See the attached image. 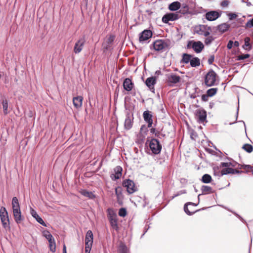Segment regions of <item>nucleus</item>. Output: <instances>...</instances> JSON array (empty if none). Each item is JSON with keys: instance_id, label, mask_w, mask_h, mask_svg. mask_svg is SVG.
I'll list each match as a JSON object with an SVG mask.
<instances>
[{"instance_id": "nucleus-39", "label": "nucleus", "mask_w": 253, "mask_h": 253, "mask_svg": "<svg viewBox=\"0 0 253 253\" xmlns=\"http://www.w3.org/2000/svg\"><path fill=\"white\" fill-rule=\"evenodd\" d=\"M206 37L205 40V43L207 45L211 44L214 40V38L212 36H208Z\"/></svg>"}, {"instance_id": "nucleus-60", "label": "nucleus", "mask_w": 253, "mask_h": 253, "mask_svg": "<svg viewBox=\"0 0 253 253\" xmlns=\"http://www.w3.org/2000/svg\"><path fill=\"white\" fill-rule=\"evenodd\" d=\"M148 229H149V227H148L147 228H145V231H144V233L142 235L141 237H142L144 235V234L147 231Z\"/></svg>"}, {"instance_id": "nucleus-63", "label": "nucleus", "mask_w": 253, "mask_h": 253, "mask_svg": "<svg viewBox=\"0 0 253 253\" xmlns=\"http://www.w3.org/2000/svg\"><path fill=\"white\" fill-rule=\"evenodd\" d=\"M109 41H110V42L113 41V40H114V37H113V36H112V37H110L109 38Z\"/></svg>"}, {"instance_id": "nucleus-48", "label": "nucleus", "mask_w": 253, "mask_h": 253, "mask_svg": "<svg viewBox=\"0 0 253 253\" xmlns=\"http://www.w3.org/2000/svg\"><path fill=\"white\" fill-rule=\"evenodd\" d=\"M246 27L248 28L253 27V18L249 20L246 24Z\"/></svg>"}, {"instance_id": "nucleus-8", "label": "nucleus", "mask_w": 253, "mask_h": 253, "mask_svg": "<svg viewBox=\"0 0 253 253\" xmlns=\"http://www.w3.org/2000/svg\"><path fill=\"white\" fill-rule=\"evenodd\" d=\"M85 40L84 37H83L79 39L78 41L76 42L74 47V52L76 53H79L82 50L84 46Z\"/></svg>"}, {"instance_id": "nucleus-54", "label": "nucleus", "mask_w": 253, "mask_h": 253, "mask_svg": "<svg viewBox=\"0 0 253 253\" xmlns=\"http://www.w3.org/2000/svg\"><path fill=\"white\" fill-rule=\"evenodd\" d=\"M230 20L235 19L237 17V15L235 13H229L228 15Z\"/></svg>"}, {"instance_id": "nucleus-3", "label": "nucleus", "mask_w": 253, "mask_h": 253, "mask_svg": "<svg viewBox=\"0 0 253 253\" xmlns=\"http://www.w3.org/2000/svg\"><path fill=\"white\" fill-rule=\"evenodd\" d=\"M187 48H192L197 53H200L204 48V44L201 41H190L187 44Z\"/></svg>"}, {"instance_id": "nucleus-25", "label": "nucleus", "mask_w": 253, "mask_h": 253, "mask_svg": "<svg viewBox=\"0 0 253 253\" xmlns=\"http://www.w3.org/2000/svg\"><path fill=\"white\" fill-rule=\"evenodd\" d=\"M107 217L109 220L117 218V215L112 209H108L107 210Z\"/></svg>"}, {"instance_id": "nucleus-55", "label": "nucleus", "mask_w": 253, "mask_h": 253, "mask_svg": "<svg viewBox=\"0 0 253 253\" xmlns=\"http://www.w3.org/2000/svg\"><path fill=\"white\" fill-rule=\"evenodd\" d=\"M214 57L213 55H211L210 57L208 59V63L209 64H211L214 61Z\"/></svg>"}, {"instance_id": "nucleus-22", "label": "nucleus", "mask_w": 253, "mask_h": 253, "mask_svg": "<svg viewBox=\"0 0 253 253\" xmlns=\"http://www.w3.org/2000/svg\"><path fill=\"white\" fill-rule=\"evenodd\" d=\"M229 25L226 23H223L217 27V30L221 33H224L229 28Z\"/></svg>"}, {"instance_id": "nucleus-31", "label": "nucleus", "mask_w": 253, "mask_h": 253, "mask_svg": "<svg viewBox=\"0 0 253 253\" xmlns=\"http://www.w3.org/2000/svg\"><path fill=\"white\" fill-rule=\"evenodd\" d=\"M191 58L192 56L191 55L184 53L183 54L181 62L185 64H187L189 62H190Z\"/></svg>"}, {"instance_id": "nucleus-27", "label": "nucleus", "mask_w": 253, "mask_h": 253, "mask_svg": "<svg viewBox=\"0 0 253 253\" xmlns=\"http://www.w3.org/2000/svg\"><path fill=\"white\" fill-rule=\"evenodd\" d=\"M109 222L110 223V225H111V226L112 227V228L114 230H115L116 231H118L119 229V227H118V225L117 218H115V219H112L111 220H109Z\"/></svg>"}, {"instance_id": "nucleus-45", "label": "nucleus", "mask_w": 253, "mask_h": 253, "mask_svg": "<svg viewBox=\"0 0 253 253\" xmlns=\"http://www.w3.org/2000/svg\"><path fill=\"white\" fill-rule=\"evenodd\" d=\"M190 204H192V203H187L185 205H184V211L186 212V213H187L188 215H191L192 214V212H191L189 210H188V208L187 207V205H190Z\"/></svg>"}, {"instance_id": "nucleus-29", "label": "nucleus", "mask_w": 253, "mask_h": 253, "mask_svg": "<svg viewBox=\"0 0 253 253\" xmlns=\"http://www.w3.org/2000/svg\"><path fill=\"white\" fill-rule=\"evenodd\" d=\"M190 63L192 67H196L200 65V61L198 57H193L191 59Z\"/></svg>"}, {"instance_id": "nucleus-10", "label": "nucleus", "mask_w": 253, "mask_h": 253, "mask_svg": "<svg viewBox=\"0 0 253 253\" xmlns=\"http://www.w3.org/2000/svg\"><path fill=\"white\" fill-rule=\"evenodd\" d=\"M179 18V15L177 13H169L165 14L162 18V21L165 23H168L169 21H173Z\"/></svg>"}, {"instance_id": "nucleus-9", "label": "nucleus", "mask_w": 253, "mask_h": 253, "mask_svg": "<svg viewBox=\"0 0 253 253\" xmlns=\"http://www.w3.org/2000/svg\"><path fill=\"white\" fill-rule=\"evenodd\" d=\"M221 15V12L217 11H210L205 14V18L210 21L216 20Z\"/></svg>"}, {"instance_id": "nucleus-23", "label": "nucleus", "mask_w": 253, "mask_h": 253, "mask_svg": "<svg viewBox=\"0 0 253 253\" xmlns=\"http://www.w3.org/2000/svg\"><path fill=\"white\" fill-rule=\"evenodd\" d=\"M180 3L178 1H174L169 5V8L171 11H175L180 7Z\"/></svg>"}, {"instance_id": "nucleus-33", "label": "nucleus", "mask_w": 253, "mask_h": 253, "mask_svg": "<svg viewBox=\"0 0 253 253\" xmlns=\"http://www.w3.org/2000/svg\"><path fill=\"white\" fill-rule=\"evenodd\" d=\"M211 180V177L208 174H205L202 178V181L203 183H209Z\"/></svg>"}, {"instance_id": "nucleus-43", "label": "nucleus", "mask_w": 253, "mask_h": 253, "mask_svg": "<svg viewBox=\"0 0 253 253\" xmlns=\"http://www.w3.org/2000/svg\"><path fill=\"white\" fill-rule=\"evenodd\" d=\"M43 235L48 241L53 239L52 235L48 231L44 232Z\"/></svg>"}, {"instance_id": "nucleus-38", "label": "nucleus", "mask_w": 253, "mask_h": 253, "mask_svg": "<svg viewBox=\"0 0 253 253\" xmlns=\"http://www.w3.org/2000/svg\"><path fill=\"white\" fill-rule=\"evenodd\" d=\"M217 91V88H212L208 89L207 90V93L209 96L211 97L216 93Z\"/></svg>"}, {"instance_id": "nucleus-17", "label": "nucleus", "mask_w": 253, "mask_h": 253, "mask_svg": "<svg viewBox=\"0 0 253 253\" xmlns=\"http://www.w3.org/2000/svg\"><path fill=\"white\" fill-rule=\"evenodd\" d=\"M168 82L170 83L176 84L180 81V77L174 74H171L168 76Z\"/></svg>"}, {"instance_id": "nucleus-5", "label": "nucleus", "mask_w": 253, "mask_h": 253, "mask_svg": "<svg viewBox=\"0 0 253 253\" xmlns=\"http://www.w3.org/2000/svg\"><path fill=\"white\" fill-rule=\"evenodd\" d=\"M211 30V27L205 25H199L196 26L195 28V32L196 34L199 35L204 36L205 37L209 36Z\"/></svg>"}, {"instance_id": "nucleus-16", "label": "nucleus", "mask_w": 253, "mask_h": 253, "mask_svg": "<svg viewBox=\"0 0 253 253\" xmlns=\"http://www.w3.org/2000/svg\"><path fill=\"white\" fill-rule=\"evenodd\" d=\"M31 214L32 216L36 219L37 221L39 222L40 224L42 225V226H44L45 227L46 226V224L43 221L42 219L38 215V214L37 213V212L33 209H31L30 211Z\"/></svg>"}, {"instance_id": "nucleus-46", "label": "nucleus", "mask_w": 253, "mask_h": 253, "mask_svg": "<svg viewBox=\"0 0 253 253\" xmlns=\"http://www.w3.org/2000/svg\"><path fill=\"white\" fill-rule=\"evenodd\" d=\"M220 166L222 167H225V168H230V166L234 167V166L232 165L231 163H221L220 164Z\"/></svg>"}, {"instance_id": "nucleus-40", "label": "nucleus", "mask_w": 253, "mask_h": 253, "mask_svg": "<svg viewBox=\"0 0 253 253\" xmlns=\"http://www.w3.org/2000/svg\"><path fill=\"white\" fill-rule=\"evenodd\" d=\"M115 193L119 200L122 196V188L121 187H118L115 188Z\"/></svg>"}, {"instance_id": "nucleus-15", "label": "nucleus", "mask_w": 253, "mask_h": 253, "mask_svg": "<svg viewBox=\"0 0 253 253\" xmlns=\"http://www.w3.org/2000/svg\"><path fill=\"white\" fill-rule=\"evenodd\" d=\"M134 86V84L131 80L129 78H126L123 82L124 88L127 91L132 90Z\"/></svg>"}, {"instance_id": "nucleus-56", "label": "nucleus", "mask_w": 253, "mask_h": 253, "mask_svg": "<svg viewBox=\"0 0 253 253\" xmlns=\"http://www.w3.org/2000/svg\"><path fill=\"white\" fill-rule=\"evenodd\" d=\"M209 97V96L208 94H204L202 96V99L203 101H207L208 100Z\"/></svg>"}, {"instance_id": "nucleus-18", "label": "nucleus", "mask_w": 253, "mask_h": 253, "mask_svg": "<svg viewBox=\"0 0 253 253\" xmlns=\"http://www.w3.org/2000/svg\"><path fill=\"white\" fill-rule=\"evenodd\" d=\"M83 98L81 96L75 97L73 99V105L77 109L80 108L83 103Z\"/></svg>"}, {"instance_id": "nucleus-53", "label": "nucleus", "mask_w": 253, "mask_h": 253, "mask_svg": "<svg viewBox=\"0 0 253 253\" xmlns=\"http://www.w3.org/2000/svg\"><path fill=\"white\" fill-rule=\"evenodd\" d=\"M233 46V42L232 41H229L227 44V47L230 49L232 48Z\"/></svg>"}, {"instance_id": "nucleus-20", "label": "nucleus", "mask_w": 253, "mask_h": 253, "mask_svg": "<svg viewBox=\"0 0 253 253\" xmlns=\"http://www.w3.org/2000/svg\"><path fill=\"white\" fill-rule=\"evenodd\" d=\"M146 85L150 90L154 89V85L156 84V79L155 77L148 78L145 81Z\"/></svg>"}, {"instance_id": "nucleus-35", "label": "nucleus", "mask_w": 253, "mask_h": 253, "mask_svg": "<svg viewBox=\"0 0 253 253\" xmlns=\"http://www.w3.org/2000/svg\"><path fill=\"white\" fill-rule=\"evenodd\" d=\"M242 148L248 153H251L253 151V147L252 145L249 144H244Z\"/></svg>"}, {"instance_id": "nucleus-19", "label": "nucleus", "mask_w": 253, "mask_h": 253, "mask_svg": "<svg viewBox=\"0 0 253 253\" xmlns=\"http://www.w3.org/2000/svg\"><path fill=\"white\" fill-rule=\"evenodd\" d=\"M93 243V234L91 230H88L85 236V245H92Z\"/></svg>"}, {"instance_id": "nucleus-7", "label": "nucleus", "mask_w": 253, "mask_h": 253, "mask_svg": "<svg viewBox=\"0 0 253 253\" xmlns=\"http://www.w3.org/2000/svg\"><path fill=\"white\" fill-rule=\"evenodd\" d=\"M123 185L124 187L126 188V190L129 194L133 193L136 190L134 183L131 180L126 179L124 180Z\"/></svg>"}, {"instance_id": "nucleus-14", "label": "nucleus", "mask_w": 253, "mask_h": 253, "mask_svg": "<svg viewBox=\"0 0 253 253\" xmlns=\"http://www.w3.org/2000/svg\"><path fill=\"white\" fill-rule=\"evenodd\" d=\"M143 117L144 121L148 123V127H151L153 124L152 115L149 111H145L143 112Z\"/></svg>"}, {"instance_id": "nucleus-1", "label": "nucleus", "mask_w": 253, "mask_h": 253, "mask_svg": "<svg viewBox=\"0 0 253 253\" xmlns=\"http://www.w3.org/2000/svg\"><path fill=\"white\" fill-rule=\"evenodd\" d=\"M170 44L171 42L169 40H160L153 43V47L156 51H163L164 49L169 48Z\"/></svg>"}, {"instance_id": "nucleus-6", "label": "nucleus", "mask_w": 253, "mask_h": 253, "mask_svg": "<svg viewBox=\"0 0 253 253\" xmlns=\"http://www.w3.org/2000/svg\"><path fill=\"white\" fill-rule=\"evenodd\" d=\"M0 220L4 228L9 227V218L8 212L4 207H1L0 209Z\"/></svg>"}, {"instance_id": "nucleus-51", "label": "nucleus", "mask_w": 253, "mask_h": 253, "mask_svg": "<svg viewBox=\"0 0 253 253\" xmlns=\"http://www.w3.org/2000/svg\"><path fill=\"white\" fill-rule=\"evenodd\" d=\"M91 246H92V245H88V246L85 245V252L86 253H90Z\"/></svg>"}, {"instance_id": "nucleus-4", "label": "nucleus", "mask_w": 253, "mask_h": 253, "mask_svg": "<svg viewBox=\"0 0 253 253\" xmlns=\"http://www.w3.org/2000/svg\"><path fill=\"white\" fill-rule=\"evenodd\" d=\"M149 146L152 153L155 155L159 154L161 151L162 145L157 139H151L149 141Z\"/></svg>"}, {"instance_id": "nucleus-50", "label": "nucleus", "mask_w": 253, "mask_h": 253, "mask_svg": "<svg viewBox=\"0 0 253 253\" xmlns=\"http://www.w3.org/2000/svg\"><path fill=\"white\" fill-rule=\"evenodd\" d=\"M232 212L235 215H236L238 218H239L241 220V221H242L244 223H246V221L237 213L234 211H233Z\"/></svg>"}, {"instance_id": "nucleus-21", "label": "nucleus", "mask_w": 253, "mask_h": 253, "mask_svg": "<svg viewBox=\"0 0 253 253\" xmlns=\"http://www.w3.org/2000/svg\"><path fill=\"white\" fill-rule=\"evenodd\" d=\"M232 171H233L232 168H224L221 170L220 172L219 171H218V173H217V175L219 176H222L223 175L227 174H229V173L232 174ZM214 174L215 175L216 174V173L215 172V170H214Z\"/></svg>"}, {"instance_id": "nucleus-41", "label": "nucleus", "mask_w": 253, "mask_h": 253, "mask_svg": "<svg viewBox=\"0 0 253 253\" xmlns=\"http://www.w3.org/2000/svg\"><path fill=\"white\" fill-rule=\"evenodd\" d=\"M119 215L121 217H125L126 215V209H120L119 211Z\"/></svg>"}, {"instance_id": "nucleus-49", "label": "nucleus", "mask_w": 253, "mask_h": 253, "mask_svg": "<svg viewBox=\"0 0 253 253\" xmlns=\"http://www.w3.org/2000/svg\"><path fill=\"white\" fill-rule=\"evenodd\" d=\"M229 1L227 0H223L221 2V5L223 7H226V6H227L229 4Z\"/></svg>"}, {"instance_id": "nucleus-36", "label": "nucleus", "mask_w": 253, "mask_h": 253, "mask_svg": "<svg viewBox=\"0 0 253 253\" xmlns=\"http://www.w3.org/2000/svg\"><path fill=\"white\" fill-rule=\"evenodd\" d=\"M2 105L3 109V113L6 115L8 114V101L7 100H3Z\"/></svg>"}, {"instance_id": "nucleus-58", "label": "nucleus", "mask_w": 253, "mask_h": 253, "mask_svg": "<svg viewBox=\"0 0 253 253\" xmlns=\"http://www.w3.org/2000/svg\"><path fill=\"white\" fill-rule=\"evenodd\" d=\"M233 45L236 47H238L239 45V43L238 41H235L233 42Z\"/></svg>"}, {"instance_id": "nucleus-59", "label": "nucleus", "mask_w": 253, "mask_h": 253, "mask_svg": "<svg viewBox=\"0 0 253 253\" xmlns=\"http://www.w3.org/2000/svg\"><path fill=\"white\" fill-rule=\"evenodd\" d=\"M63 253H67L66 248L65 245L63 246Z\"/></svg>"}, {"instance_id": "nucleus-13", "label": "nucleus", "mask_w": 253, "mask_h": 253, "mask_svg": "<svg viewBox=\"0 0 253 253\" xmlns=\"http://www.w3.org/2000/svg\"><path fill=\"white\" fill-rule=\"evenodd\" d=\"M196 116L199 122L203 123L207 118V112L204 110L199 109L196 111Z\"/></svg>"}, {"instance_id": "nucleus-2", "label": "nucleus", "mask_w": 253, "mask_h": 253, "mask_svg": "<svg viewBox=\"0 0 253 253\" xmlns=\"http://www.w3.org/2000/svg\"><path fill=\"white\" fill-rule=\"evenodd\" d=\"M217 75L212 70H211L205 76V84L208 86H213L215 84Z\"/></svg>"}, {"instance_id": "nucleus-37", "label": "nucleus", "mask_w": 253, "mask_h": 253, "mask_svg": "<svg viewBox=\"0 0 253 253\" xmlns=\"http://www.w3.org/2000/svg\"><path fill=\"white\" fill-rule=\"evenodd\" d=\"M119 253H128L126 246L123 244L120 245L119 249Z\"/></svg>"}, {"instance_id": "nucleus-64", "label": "nucleus", "mask_w": 253, "mask_h": 253, "mask_svg": "<svg viewBox=\"0 0 253 253\" xmlns=\"http://www.w3.org/2000/svg\"><path fill=\"white\" fill-rule=\"evenodd\" d=\"M144 127H145V126H141V128H140V130H142Z\"/></svg>"}, {"instance_id": "nucleus-57", "label": "nucleus", "mask_w": 253, "mask_h": 253, "mask_svg": "<svg viewBox=\"0 0 253 253\" xmlns=\"http://www.w3.org/2000/svg\"><path fill=\"white\" fill-rule=\"evenodd\" d=\"M232 174L238 173L240 171L238 170L235 169H233V171H232Z\"/></svg>"}, {"instance_id": "nucleus-62", "label": "nucleus", "mask_w": 253, "mask_h": 253, "mask_svg": "<svg viewBox=\"0 0 253 253\" xmlns=\"http://www.w3.org/2000/svg\"><path fill=\"white\" fill-rule=\"evenodd\" d=\"M246 2L247 5L248 6H251L252 5L251 3L250 2H249V1H247Z\"/></svg>"}, {"instance_id": "nucleus-30", "label": "nucleus", "mask_w": 253, "mask_h": 253, "mask_svg": "<svg viewBox=\"0 0 253 253\" xmlns=\"http://www.w3.org/2000/svg\"><path fill=\"white\" fill-rule=\"evenodd\" d=\"M11 205L12 210L20 208L18 200L16 197H14L12 198Z\"/></svg>"}, {"instance_id": "nucleus-34", "label": "nucleus", "mask_w": 253, "mask_h": 253, "mask_svg": "<svg viewBox=\"0 0 253 253\" xmlns=\"http://www.w3.org/2000/svg\"><path fill=\"white\" fill-rule=\"evenodd\" d=\"M48 242L49 244L50 250L53 253L55 252L56 250V245L54 238L50 240V241H48Z\"/></svg>"}, {"instance_id": "nucleus-32", "label": "nucleus", "mask_w": 253, "mask_h": 253, "mask_svg": "<svg viewBox=\"0 0 253 253\" xmlns=\"http://www.w3.org/2000/svg\"><path fill=\"white\" fill-rule=\"evenodd\" d=\"M211 188L209 186L203 185L201 187L202 194H208L211 192Z\"/></svg>"}, {"instance_id": "nucleus-42", "label": "nucleus", "mask_w": 253, "mask_h": 253, "mask_svg": "<svg viewBox=\"0 0 253 253\" xmlns=\"http://www.w3.org/2000/svg\"><path fill=\"white\" fill-rule=\"evenodd\" d=\"M122 176V174L119 173H112L111 174V178L112 180H115L116 179H119Z\"/></svg>"}, {"instance_id": "nucleus-28", "label": "nucleus", "mask_w": 253, "mask_h": 253, "mask_svg": "<svg viewBox=\"0 0 253 253\" xmlns=\"http://www.w3.org/2000/svg\"><path fill=\"white\" fill-rule=\"evenodd\" d=\"M81 193L83 196L88 197V198L90 199H92L95 197L94 195L92 193V192L88 191L85 190H83L81 191Z\"/></svg>"}, {"instance_id": "nucleus-12", "label": "nucleus", "mask_w": 253, "mask_h": 253, "mask_svg": "<svg viewBox=\"0 0 253 253\" xmlns=\"http://www.w3.org/2000/svg\"><path fill=\"white\" fill-rule=\"evenodd\" d=\"M152 36V32L150 30H145L140 34L139 41L140 42H145Z\"/></svg>"}, {"instance_id": "nucleus-44", "label": "nucleus", "mask_w": 253, "mask_h": 253, "mask_svg": "<svg viewBox=\"0 0 253 253\" xmlns=\"http://www.w3.org/2000/svg\"><path fill=\"white\" fill-rule=\"evenodd\" d=\"M250 57V55L249 54H242L238 56L237 60H242L245 59H247Z\"/></svg>"}, {"instance_id": "nucleus-61", "label": "nucleus", "mask_w": 253, "mask_h": 253, "mask_svg": "<svg viewBox=\"0 0 253 253\" xmlns=\"http://www.w3.org/2000/svg\"><path fill=\"white\" fill-rule=\"evenodd\" d=\"M150 131L151 133H154L155 131V128H152L150 129Z\"/></svg>"}, {"instance_id": "nucleus-52", "label": "nucleus", "mask_w": 253, "mask_h": 253, "mask_svg": "<svg viewBox=\"0 0 253 253\" xmlns=\"http://www.w3.org/2000/svg\"><path fill=\"white\" fill-rule=\"evenodd\" d=\"M186 190H185L180 191L178 192L176 194H175L174 196H173L172 197V198H174V197H177V196H178L179 195H181L182 194L186 193Z\"/></svg>"}, {"instance_id": "nucleus-11", "label": "nucleus", "mask_w": 253, "mask_h": 253, "mask_svg": "<svg viewBox=\"0 0 253 253\" xmlns=\"http://www.w3.org/2000/svg\"><path fill=\"white\" fill-rule=\"evenodd\" d=\"M15 222L19 224L24 220V217L22 216L20 208L12 210Z\"/></svg>"}, {"instance_id": "nucleus-47", "label": "nucleus", "mask_w": 253, "mask_h": 253, "mask_svg": "<svg viewBox=\"0 0 253 253\" xmlns=\"http://www.w3.org/2000/svg\"><path fill=\"white\" fill-rule=\"evenodd\" d=\"M122 168L120 166H117L114 169V172L116 173L122 174Z\"/></svg>"}, {"instance_id": "nucleus-26", "label": "nucleus", "mask_w": 253, "mask_h": 253, "mask_svg": "<svg viewBox=\"0 0 253 253\" xmlns=\"http://www.w3.org/2000/svg\"><path fill=\"white\" fill-rule=\"evenodd\" d=\"M245 43L243 45V48L246 50H250L252 48V46L250 44V39L249 37H246L244 39Z\"/></svg>"}, {"instance_id": "nucleus-24", "label": "nucleus", "mask_w": 253, "mask_h": 253, "mask_svg": "<svg viewBox=\"0 0 253 253\" xmlns=\"http://www.w3.org/2000/svg\"><path fill=\"white\" fill-rule=\"evenodd\" d=\"M132 126V122L131 117L129 116H126L125 121V127L126 129H129Z\"/></svg>"}]
</instances>
